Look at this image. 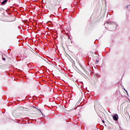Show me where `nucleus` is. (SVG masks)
<instances>
[{
  "mask_svg": "<svg viewBox=\"0 0 130 130\" xmlns=\"http://www.w3.org/2000/svg\"><path fill=\"white\" fill-rule=\"evenodd\" d=\"M79 66L82 70L85 71V68L86 67V66L85 65L84 62L83 61H82L81 63H79Z\"/></svg>",
  "mask_w": 130,
  "mask_h": 130,
  "instance_id": "f257e3e1",
  "label": "nucleus"
},
{
  "mask_svg": "<svg viewBox=\"0 0 130 130\" xmlns=\"http://www.w3.org/2000/svg\"><path fill=\"white\" fill-rule=\"evenodd\" d=\"M113 118L115 121L118 120V115L117 114H115L114 115H113Z\"/></svg>",
  "mask_w": 130,
  "mask_h": 130,
  "instance_id": "f03ea898",
  "label": "nucleus"
},
{
  "mask_svg": "<svg viewBox=\"0 0 130 130\" xmlns=\"http://www.w3.org/2000/svg\"><path fill=\"white\" fill-rule=\"evenodd\" d=\"M8 0H5L2 3V5H5L7 3Z\"/></svg>",
  "mask_w": 130,
  "mask_h": 130,
  "instance_id": "7ed1b4c3",
  "label": "nucleus"
},
{
  "mask_svg": "<svg viewBox=\"0 0 130 130\" xmlns=\"http://www.w3.org/2000/svg\"><path fill=\"white\" fill-rule=\"evenodd\" d=\"M13 115L15 117H16L17 116V114L16 113V111H14L13 113Z\"/></svg>",
  "mask_w": 130,
  "mask_h": 130,
  "instance_id": "20e7f679",
  "label": "nucleus"
},
{
  "mask_svg": "<svg viewBox=\"0 0 130 130\" xmlns=\"http://www.w3.org/2000/svg\"><path fill=\"white\" fill-rule=\"evenodd\" d=\"M94 62H95L96 63H98L99 62V60L96 59L95 61H94Z\"/></svg>",
  "mask_w": 130,
  "mask_h": 130,
  "instance_id": "39448f33",
  "label": "nucleus"
},
{
  "mask_svg": "<svg viewBox=\"0 0 130 130\" xmlns=\"http://www.w3.org/2000/svg\"><path fill=\"white\" fill-rule=\"evenodd\" d=\"M2 59H3V60H6V58H2Z\"/></svg>",
  "mask_w": 130,
  "mask_h": 130,
  "instance_id": "423d86ee",
  "label": "nucleus"
},
{
  "mask_svg": "<svg viewBox=\"0 0 130 130\" xmlns=\"http://www.w3.org/2000/svg\"><path fill=\"white\" fill-rule=\"evenodd\" d=\"M92 16H93V15H91V16H90V19H92Z\"/></svg>",
  "mask_w": 130,
  "mask_h": 130,
  "instance_id": "0eeeda50",
  "label": "nucleus"
},
{
  "mask_svg": "<svg viewBox=\"0 0 130 130\" xmlns=\"http://www.w3.org/2000/svg\"><path fill=\"white\" fill-rule=\"evenodd\" d=\"M39 111H40V112L41 113H42V112H41V111L40 110H39Z\"/></svg>",
  "mask_w": 130,
  "mask_h": 130,
  "instance_id": "6e6552de",
  "label": "nucleus"
},
{
  "mask_svg": "<svg viewBox=\"0 0 130 130\" xmlns=\"http://www.w3.org/2000/svg\"><path fill=\"white\" fill-rule=\"evenodd\" d=\"M102 122L105 123V121L104 120H102Z\"/></svg>",
  "mask_w": 130,
  "mask_h": 130,
  "instance_id": "1a4fd4ad",
  "label": "nucleus"
},
{
  "mask_svg": "<svg viewBox=\"0 0 130 130\" xmlns=\"http://www.w3.org/2000/svg\"><path fill=\"white\" fill-rule=\"evenodd\" d=\"M3 55H4L5 56H7V55H5V54H3Z\"/></svg>",
  "mask_w": 130,
  "mask_h": 130,
  "instance_id": "9d476101",
  "label": "nucleus"
},
{
  "mask_svg": "<svg viewBox=\"0 0 130 130\" xmlns=\"http://www.w3.org/2000/svg\"><path fill=\"white\" fill-rule=\"evenodd\" d=\"M62 75H63V74H62Z\"/></svg>",
  "mask_w": 130,
  "mask_h": 130,
  "instance_id": "9b49d317",
  "label": "nucleus"
}]
</instances>
